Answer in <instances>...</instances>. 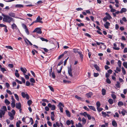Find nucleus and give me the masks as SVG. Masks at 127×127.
<instances>
[{"label":"nucleus","instance_id":"nucleus-25","mask_svg":"<svg viewBox=\"0 0 127 127\" xmlns=\"http://www.w3.org/2000/svg\"><path fill=\"white\" fill-rule=\"evenodd\" d=\"M65 112L67 116L68 117H70V114L69 111L68 110H65Z\"/></svg>","mask_w":127,"mask_h":127},{"label":"nucleus","instance_id":"nucleus-49","mask_svg":"<svg viewBox=\"0 0 127 127\" xmlns=\"http://www.w3.org/2000/svg\"><path fill=\"white\" fill-rule=\"evenodd\" d=\"M77 25L79 27H80L81 26H84V24L82 23H80V24H77Z\"/></svg>","mask_w":127,"mask_h":127},{"label":"nucleus","instance_id":"nucleus-21","mask_svg":"<svg viewBox=\"0 0 127 127\" xmlns=\"http://www.w3.org/2000/svg\"><path fill=\"white\" fill-rule=\"evenodd\" d=\"M102 94V95H104L106 94V91L104 89H102L101 91Z\"/></svg>","mask_w":127,"mask_h":127},{"label":"nucleus","instance_id":"nucleus-6","mask_svg":"<svg viewBox=\"0 0 127 127\" xmlns=\"http://www.w3.org/2000/svg\"><path fill=\"white\" fill-rule=\"evenodd\" d=\"M48 106L49 108H51V110H54L56 108L55 106L54 105H52L50 103H48Z\"/></svg>","mask_w":127,"mask_h":127},{"label":"nucleus","instance_id":"nucleus-24","mask_svg":"<svg viewBox=\"0 0 127 127\" xmlns=\"http://www.w3.org/2000/svg\"><path fill=\"white\" fill-rule=\"evenodd\" d=\"M127 9L125 8H122L120 11V13H122L123 12H125L127 11Z\"/></svg>","mask_w":127,"mask_h":127},{"label":"nucleus","instance_id":"nucleus-37","mask_svg":"<svg viewBox=\"0 0 127 127\" xmlns=\"http://www.w3.org/2000/svg\"><path fill=\"white\" fill-rule=\"evenodd\" d=\"M40 39L43 41H45L47 42L48 41V40L47 39L44 38L42 37H40Z\"/></svg>","mask_w":127,"mask_h":127},{"label":"nucleus","instance_id":"nucleus-47","mask_svg":"<svg viewBox=\"0 0 127 127\" xmlns=\"http://www.w3.org/2000/svg\"><path fill=\"white\" fill-rule=\"evenodd\" d=\"M75 97L77 99H78V100H81L82 99V98L81 97L79 96H78L77 95H76L75 96Z\"/></svg>","mask_w":127,"mask_h":127},{"label":"nucleus","instance_id":"nucleus-62","mask_svg":"<svg viewBox=\"0 0 127 127\" xmlns=\"http://www.w3.org/2000/svg\"><path fill=\"white\" fill-rule=\"evenodd\" d=\"M85 11L87 13L89 14H90L91 13V12L89 10H86Z\"/></svg>","mask_w":127,"mask_h":127},{"label":"nucleus","instance_id":"nucleus-17","mask_svg":"<svg viewBox=\"0 0 127 127\" xmlns=\"http://www.w3.org/2000/svg\"><path fill=\"white\" fill-rule=\"evenodd\" d=\"M11 28L12 29L14 30V29H16L17 28V27L16 24L14 23H13L11 25Z\"/></svg>","mask_w":127,"mask_h":127},{"label":"nucleus","instance_id":"nucleus-11","mask_svg":"<svg viewBox=\"0 0 127 127\" xmlns=\"http://www.w3.org/2000/svg\"><path fill=\"white\" fill-rule=\"evenodd\" d=\"M121 67H117L116 68V70H114L115 72L117 73H118V72H120L121 71Z\"/></svg>","mask_w":127,"mask_h":127},{"label":"nucleus","instance_id":"nucleus-31","mask_svg":"<svg viewBox=\"0 0 127 127\" xmlns=\"http://www.w3.org/2000/svg\"><path fill=\"white\" fill-rule=\"evenodd\" d=\"M118 105L120 107L122 106L123 105V103L122 101H119L118 103Z\"/></svg>","mask_w":127,"mask_h":127},{"label":"nucleus","instance_id":"nucleus-55","mask_svg":"<svg viewBox=\"0 0 127 127\" xmlns=\"http://www.w3.org/2000/svg\"><path fill=\"white\" fill-rule=\"evenodd\" d=\"M76 126L77 127H81L82 126L81 124L79 123L78 124V125L77 124H76Z\"/></svg>","mask_w":127,"mask_h":127},{"label":"nucleus","instance_id":"nucleus-42","mask_svg":"<svg viewBox=\"0 0 127 127\" xmlns=\"http://www.w3.org/2000/svg\"><path fill=\"white\" fill-rule=\"evenodd\" d=\"M58 106L59 107H64V105L62 104L61 102H60Z\"/></svg>","mask_w":127,"mask_h":127},{"label":"nucleus","instance_id":"nucleus-36","mask_svg":"<svg viewBox=\"0 0 127 127\" xmlns=\"http://www.w3.org/2000/svg\"><path fill=\"white\" fill-rule=\"evenodd\" d=\"M14 95L16 99L18 101H19V99L18 95L16 94H15Z\"/></svg>","mask_w":127,"mask_h":127},{"label":"nucleus","instance_id":"nucleus-39","mask_svg":"<svg viewBox=\"0 0 127 127\" xmlns=\"http://www.w3.org/2000/svg\"><path fill=\"white\" fill-rule=\"evenodd\" d=\"M117 64L119 67H121V63L120 60H119L118 61Z\"/></svg>","mask_w":127,"mask_h":127},{"label":"nucleus","instance_id":"nucleus-52","mask_svg":"<svg viewBox=\"0 0 127 127\" xmlns=\"http://www.w3.org/2000/svg\"><path fill=\"white\" fill-rule=\"evenodd\" d=\"M27 103L28 105L30 106L32 104V101L30 100H29L28 101Z\"/></svg>","mask_w":127,"mask_h":127},{"label":"nucleus","instance_id":"nucleus-59","mask_svg":"<svg viewBox=\"0 0 127 127\" xmlns=\"http://www.w3.org/2000/svg\"><path fill=\"white\" fill-rule=\"evenodd\" d=\"M102 114L103 116L106 117V112H102Z\"/></svg>","mask_w":127,"mask_h":127},{"label":"nucleus","instance_id":"nucleus-45","mask_svg":"<svg viewBox=\"0 0 127 127\" xmlns=\"http://www.w3.org/2000/svg\"><path fill=\"white\" fill-rule=\"evenodd\" d=\"M97 110L99 112H100L103 109L102 108H99V107H97Z\"/></svg>","mask_w":127,"mask_h":127},{"label":"nucleus","instance_id":"nucleus-46","mask_svg":"<svg viewBox=\"0 0 127 127\" xmlns=\"http://www.w3.org/2000/svg\"><path fill=\"white\" fill-rule=\"evenodd\" d=\"M126 113V111L124 110H123L121 112V114L123 116L125 115Z\"/></svg>","mask_w":127,"mask_h":127},{"label":"nucleus","instance_id":"nucleus-10","mask_svg":"<svg viewBox=\"0 0 127 127\" xmlns=\"http://www.w3.org/2000/svg\"><path fill=\"white\" fill-rule=\"evenodd\" d=\"M110 25V24L108 22H106L104 24V26L105 28L108 29L109 28V26Z\"/></svg>","mask_w":127,"mask_h":127},{"label":"nucleus","instance_id":"nucleus-5","mask_svg":"<svg viewBox=\"0 0 127 127\" xmlns=\"http://www.w3.org/2000/svg\"><path fill=\"white\" fill-rule=\"evenodd\" d=\"M42 18H40L39 16H38L35 20L36 22H39L41 23H42L43 22L41 21L42 20Z\"/></svg>","mask_w":127,"mask_h":127},{"label":"nucleus","instance_id":"nucleus-56","mask_svg":"<svg viewBox=\"0 0 127 127\" xmlns=\"http://www.w3.org/2000/svg\"><path fill=\"white\" fill-rule=\"evenodd\" d=\"M80 57L81 58V61H82L83 60V55L81 54L80 55Z\"/></svg>","mask_w":127,"mask_h":127},{"label":"nucleus","instance_id":"nucleus-4","mask_svg":"<svg viewBox=\"0 0 127 127\" xmlns=\"http://www.w3.org/2000/svg\"><path fill=\"white\" fill-rule=\"evenodd\" d=\"M22 96L24 98H26L27 99H29V96L27 94H25L24 92H22L21 93Z\"/></svg>","mask_w":127,"mask_h":127},{"label":"nucleus","instance_id":"nucleus-26","mask_svg":"<svg viewBox=\"0 0 127 127\" xmlns=\"http://www.w3.org/2000/svg\"><path fill=\"white\" fill-rule=\"evenodd\" d=\"M21 122L20 121H19L17 122L16 123V125L17 127H20V124H21Z\"/></svg>","mask_w":127,"mask_h":127},{"label":"nucleus","instance_id":"nucleus-48","mask_svg":"<svg viewBox=\"0 0 127 127\" xmlns=\"http://www.w3.org/2000/svg\"><path fill=\"white\" fill-rule=\"evenodd\" d=\"M38 123V121H37L36 120L35 121V123L34 124L33 126V127H37V124Z\"/></svg>","mask_w":127,"mask_h":127},{"label":"nucleus","instance_id":"nucleus-43","mask_svg":"<svg viewBox=\"0 0 127 127\" xmlns=\"http://www.w3.org/2000/svg\"><path fill=\"white\" fill-rule=\"evenodd\" d=\"M5 47L7 49L12 50L13 49L10 46H6Z\"/></svg>","mask_w":127,"mask_h":127},{"label":"nucleus","instance_id":"nucleus-16","mask_svg":"<svg viewBox=\"0 0 127 127\" xmlns=\"http://www.w3.org/2000/svg\"><path fill=\"white\" fill-rule=\"evenodd\" d=\"M113 46L114 47H113V48L115 50H119L120 49L119 48L117 47V45L115 43L114 44Z\"/></svg>","mask_w":127,"mask_h":127},{"label":"nucleus","instance_id":"nucleus-1","mask_svg":"<svg viewBox=\"0 0 127 127\" xmlns=\"http://www.w3.org/2000/svg\"><path fill=\"white\" fill-rule=\"evenodd\" d=\"M2 15L3 17V21L5 22L10 23L11 21L14 22V20L13 18L9 15L2 14Z\"/></svg>","mask_w":127,"mask_h":127},{"label":"nucleus","instance_id":"nucleus-30","mask_svg":"<svg viewBox=\"0 0 127 127\" xmlns=\"http://www.w3.org/2000/svg\"><path fill=\"white\" fill-rule=\"evenodd\" d=\"M108 102L110 104H112L113 103V100L111 98L109 99Z\"/></svg>","mask_w":127,"mask_h":127},{"label":"nucleus","instance_id":"nucleus-50","mask_svg":"<svg viewBox=\"0 0 127 127\" xmlns=\"http://www.w3.org/2000/svg\"><path fill=\"white\" fill-rule=\"evenodd\" d=\"M0 70L3 73H4V72L5 71H6V70L4 68H1V69H0Z\"/></svg>","mask_w":127,"mask_h":127},{"label":"nucleus","instance_id":"nucleus-35","mask_svg":"<svg viewBox=\"0 0 127 127\" xmlns=\"http://www.w3.org/2000/svg\"><path fill=\"white\" fill-rule=\"evenodd\" d=\"M15 7H17L21 8L23 7V6L22 4H16L15 5Z\"/></svg>","mask_w":127,"mask_h":127},{"label":"nucleus","instance_id":"nucleus-14","mask_svg":"<svg viewBox=\"0 0 127 127\" xmlns=\"http://www.w3.org/2000/svg\"><path fill=\"white\" fill-rule=\"evenodd\" d=\"M21 70L23 73L24 75H25V73H26L27 71V69L25 68H23L22 67L20 68Z\"/></svg>","mask_w":127,"mask_h":127},{"label":"nucleus","instance_id":"nucleus-54","mask_svg":"<svg viewBox=\"0 0 127 127\" xmlns=\"http://www.w3.org/2000/svg\"><path fill=\"white\" fill-rule=\"evenodd\" d=\"M25 75V78L26 79L28 80L29 79V75H26L25 74V75Z\"/></svg>","mask_w":127,"mask_h":127},{"label":"nucleus","instance_id":"nucleus-60","mask_svg":"<svg viewBox=\"0 0 127 127\" xmlns=\"http://www.w3.org/2000/svg\"><path fill=\"white\" fill-rule=\"evenodd\" d=\"M30 83L28 81H27L26 83V85L27 86H28L30 85Z\"/></svg>","mask_w":127,"mask_h":127},{"label":"nucleus","instance_id":"nucleus-23","mask_svg":"<svg viewBox=\"0 0 127 127\" xmlns=\"http://www.w3.org/2000/svg\"><path fill=\"white\" fill-rule=\"evenodd\" d=\"M56 126L58 127L61 126L62 127L63 126V124L61 123H59L58 122H56Z\"/></svg>","mask_w":127,"mask_h":127},{"label":"nucleus","instance_id":"nucleus-33","mask_svg":"<svg viewBox=\"0 0 127 127\" xmlns=\"http://www.w3.org/2000/svg\"><path fill=\"white\" fill-rule=\"evenodd\" d=\"M122 73H123V74L124 75H125L126 74V71L125 70L124 68L123 67L122 68Z\"/></svg>","mask_w":127,"mask_h":127},{"label":"nucleus","instance_id":"nucleus-19","mask_svg":"<svg viewBox=\"0 0 127 127\" xmlns=\"http://www.w3.org/2000/svg\"><path fill=\"white\" fill-rule=\"evenodd\" d=\"M31 120H32V118H31L30 119H29V118H26V120L25 121V122L27 123H28L30 122Z\"/></svg>","mask_w":127,"mask_h":127},{"label":"nucleus","instance_id":"nucleus-57","mask_svg":"<svg viewBox=\"0 0 127 127\" xmlns=\"http://www.w3.org/2000/svg\"><path fill=\"white\" fill-rule=\"evenodd\" d=\"M64 55V54H62L61 55H60L58 57V59H59L61 58L62 57H63Z\"/></svg>","mask_w":127,"mask_h":127},{"label":"nucleus","instance_id":"nucleus-40","mask_svg":"<svg viewBox=\"0 0 127 127\" xmlns=\"http://www.w3.org/2000/svg\"><path fill=\"white\" fill-rule=\"evenodd\" d=\"M82 121L83 122V124H85V123L86 122V120L84 118H82Z\"/></svg>","mask_w":127,"mask_h":127},{"label":"nucleus","instance_id":"nucleus-41","mask_svg":"<svg viewBox=\"0 0 127 127\" xmlns=\"http://www.w3.org/2000/svg\"><path fill=\"white\" fill-rule=\"evenodd\" d=\"M96 105L97 107H99L100 106V104L99 101H97L96 102Z\"/></svg>","mask_w":127,"mask_h":127},{"label":"nucleus","instance_id":"nucleus-9","mask_svg":"<svg viewBox=\"0 0 127 127\" xmlns=\"http://www.w3.org/2000/svg\"><path fill=\"white\" fill-rule=\"evenodd\" d=\"M106 16L105 17L107 20H109L112 19V17L110 14L106 12L105 13Z\"/></svg>","mask_w":127,"mask_h":127},{"label":"nucleus","instance_id":"nucleus-53","mask_svg":"<svg viewBox=\"0 0 127 127\" xmlns=\"http://www.w3.org/2000/svg\"><path fill=\"white\" fill-rule=\"evenodd\" d=\"M106 82L108 84H110L111 83V82L109 78H107Z\"/></svg>","mask_w":127,"mask_h":127},{"label":"nucleus","instance_id":"nucleus-12","mask_svg":"<svg viewBox=\"0 0 127 127\" xmlns=\"http://www.w3.org/2000/svg\"><path fill=\"white\" fill-rule=\"evenodd\" d=\"M16 108L18 109H20L21 107V104L20 103H17L16 105Z\"/></svg>","mask_w":127,"mask_h":127},{"label":"nucleus","instance_id":"nucleus-3","mask_svg":"<svg viewBox=\"0 0 127 127\" xmlns=\"http://www.w3.org/2000/svg\"><path fill=\"white\" fill-rule=\"evenodd\" d=\"M33 32H36L37 33L39 34H41L42 33V31L41 29L40 28H36L33 31Z\"/></svg>","mask_w":127,"mask_h":127},{"label":"nucleus","instance_id":"nucleus-38","mask_svg":"<svg viewBox=\"0 0 127 127\" xmlns=\"http://www.w3.org/2000/svg\"><path fill=\"white\" fill-rule=\"evenodd\" d=\"M123 65L126 68H127V62H124L123 63Z\"/></svg>","mask_w":127,"mask_h":127},{"label":"nucleus","instance_id":"nucleus-61","mask_svg":"<svg viewBox=\"0 0 127 127\" xmlns=\"http://www.w3.org/2000/svg\"><path fill=\"white\" fill-rule=\"evenodd\" d=\"M87 116V117L89 120H90L91 119V117L90 115L88 114Z\"/></svg>","mask_w":127,"mask_h":127},{"label":"nucleus","instance_id":"nucleus-7","mask_svg":"<svg viewBox=\"0 0 127 127\" xmlns=\"http://www.w3.org/2000/svg\"><path fill=\"white\" fill-rule=\"evenodd\" d=\"M66 124L67 125H69L71 124L72 125L71 127H75V126L73 125L74 124V122L72 120H71L70 121L69 120H67L66 122Z\"/></svg>","mask_w":127,"mask_h":127},{"label":"nucleus","instance_id":"nucleus-20","mask_svg":"<svg viewBox=\"0 0 127 127\" xmlns=\"http://www.w3.org/2000/svg\"><path fill=\"white\" fill-rule=\"evenodd\" d=\"M88 107L90 109L94 111H96L95 108L94 106L88 105Z\"/></svg>","mask_w":127,"mask_h":127},{"label":"nucleus","instance_id":"nucleus-58","mask_svg":"<svg viewBox=\"0 0 127 127\" xmlns=\"http://www.w3.org/2000/svg\"><path fill=\"white\" fill-rule=\"evenodd\" d=\"M47 123L49 125V126L50 127H51L52 126V124L50 122V121H48Z\"/></svg>","mask_w":127,"mask_h":127},{"label":"nucleus","instance_id":"nucleus-2","mask_svg":"<svg viewBox=\"0 0 127 127\" xmlns=\"http://www.w3.org/2000/svg\"><path fill=\"white\" fill-rule=\"evenodd\" d=\"M1 109L2 110H0V117L1 118L2 116L4 115L5 112L7 111L6 107L5 106H3Z\"/></svg>","mask_w":127,"mask_h":127},{"label":"nucleus","instance_id":"nucleus-44","mask_svg":"<svg viewBox=\"0 0 127 127\" xmlns=\"http://www.w3.org/2000/svg\"><path fill=\"white\" fill-rule=\"evenodd\" d=\"M111 96L114 99H115L116 98V96L115 95L113 94L111 95Z\"/></svg>","mask_w":127,"mask_h":127},{"label":"nucleus","instance_id":"nucleus-8","mask_svg":"<svg viewBox=\"0 0 127 127\" xmlns=\"http://www.w3.org/2000/svg\"><path fill=\"white\" fill-rule=\"evenodd\" d=\"M8 114L10 116L9 119L11 120H13L14 119V115H13L11 112H8Z\"/></svg>","mask_w":127,"mask_h":127},{"label":"nucleus","instance_id":"nucleus-32","mask_svg":"<svg viewBox=\"0 0 127 127\" xmlns=\"http://www.w3.org/2000/svg\"><path fill=\"white\" fill-rule=\"evenodd\" d=\"M80 114L81 115L84 116L85 117H86L88 114L85 112H84L83 113H81Z\"/></svg>","mask_w":127,"mask_h":127},{"label":"nucleus","instance_id":"nucleus-34","mask_svg":"<svg viewBox=\"0 0 127 127\" xmlns=\"http://www.w3.org/2000/svg\"><path fill=\"white\" fill-rule=\"evenodd\" d=\"M120 83L118 81L117 82V84H116V86L118 88H119L120 87Z\"/></svg>","mask_w":127,"mask_h":127},{"label":"nucleus","instance_id":"nucleus-27","mask_svg":"<svg viewBox=\"0 0 127 127\" xmlns=\"http://www.w3.org/2000/svg\"><path fill=\"white\" fill-rule=\"evenodd\" d=\"M5 103L6 104V105H8L10 103V102L7 99H6L4 101Z\"/></svg>","mask_w":127,"mask_h":127},{"label":"nucleus","instance_id":"nucleus-13","mask_svg":"<svg viewBox=\"0 0 127 127\" xmlns=\"http://www.w3.org/2000/svg\"><path fill=\"white\" fill-rule=\"evenodd\" d=\"M68 72L69 75L72 77V69L70 67L68 68Z\"/></svg>","mask_w":127,"mask_h":127},{"label":"nucleus","instance_id":"nucleus-15","mask_svg":"<svg viewBox=\"0 0 127 127\" xmlns=\"http://www.w3.org/2000/svg\"><path fill=\"white\" fill-rule=\"evenodd\" d=\"M93 95V93L92 92H89L86 94V95L88 98L91 97Z\"/></svg>","mask_w":127,"mask_h":127},{"label":"nucleus","instance_id":"nucleus-18","mask_svg":"<svg viewBox=\"0 0 127 127\" xmlns=\"http://www.w3.org/2000/svg\"><path fill=\"white\" fill-rule=\"evenodd\" d=\"M25 42L28 45H32V44L27 39H26L25 40Z\"/></svg>","mask_w":127,"mask_h":127},{"label":"nucleus","instance_id":"nucleus-22","mask_svg":"<svg viewBox=\"0 0 127 127\" xmlns=\"http://www.w3.org/2000/svg\"><path fill=\"white\" fill-rule=\"evenodd\" d=\"M112 124L114 127H116L117 126V123L115 120L113 121H112Z\"/></svg>","mask_w":127,"mask_h":127},{"label":"nucleus","instance_id":"nucleus-63","mask_svg":"<svg viewBox=\"0 0 127 127\" xmlns=\"http://www.w3.org/2000/svg\"><path fill=\"white\" fill-rule=\"evenodd\" d=\"M51 75L52 77L53 78H55V75L54 73V72L52 73L51 74Z\"/></svg>","mask_w":127,"mask_h":127},{"label":"nucleus","instance_id":"nucleus-51","mask_svg":"<svg viewBox=\"0 0 127 127\" xmlns=\"http://www.w3.org/2000/svg\"><path fill=\"white\" fill-rule=\"evenodd\" d=\"M48 87L51 91L53 92L54 91V89L52 87H51V86H49Z\"/></svg>","mask_w":127,"mask_h":127},{"label":"nucleus","instance_id":"nucleus-29","mask_svg":"<svg viewBox=\"0 0 127 127\" xmlns=\"http://www.w3.org/2000/svg\"><path fill=\"white\" fill-rule=\"evenodd\" d=\"M94 66L97 70L98 71L100 70L99 67L97 64L95 65Z\"/></svg>","mask_w":127,"mask_h":127},{"label":"nucleus","instance_id":"nucleus-64","mask_svg":"<svg viewBox=\"0 0 127 127\" xmlns=\"http://www.w3.org/2000/svg\"><path fill=\"white\" fill-rule=\"evenodd\" d=\"M83 108L84 109L88 111H89L90 110L86 106H84Z\"/></svg>","mask_w":127,"mask_h":127},{"label":"nucleus","instance_id":"nucleus-28","mask_svg":"<svg viewBox=\"0 0 127 127\" xmlns=\"http://www.w3.org/2000/svg\"><path fill=\"white\" fill-rule=\"evenodd\" d=\"M9 16L12 17H15V15L14 13H10L9 14Z\"/></svg>","mask_w":127,"mask_h":127}]
</instances>
